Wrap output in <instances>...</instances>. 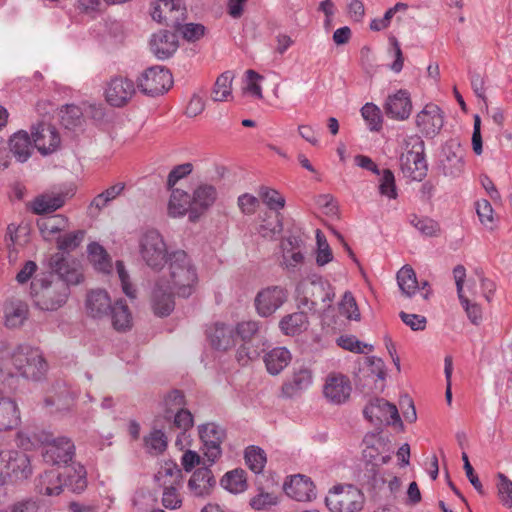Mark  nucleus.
Wrapping results in <instances>:
<instances>
[{
  "label": "nucleus",
  "mask_w": 512,
  "mask_h": 512,
  "mask_svg": "<svg viewBox=\"0 0 512 512\" xmlns=\"http://www.w3.org/2000/svg\"><path fill=\"white\" fill-rule=\"evenodd\" d=\"M90 261L96 270L109 273L112 269L111 259L106 250L99 243L93 242L87 248Z\"/></svg>",
  "instance_id": "44"
},
{
  "label": "nucleus",
  "mask_w": 512,
  "mask_h": 512,
  "mask_svg": "<svg viewBox=\"0 0 512 512\" xmlns=\"http://www.w3.org/2000/svg\"><path fill=\"white\" fill-rule=\"evenodd\" d=\"M172 418H173V426L175 428L179 429L180 431H182L183 433H185L186 431L191 429L194 425L193 415L186 408L177 410V412H175L172 415Z\"/></svg>",
  "instance_id": "61"
},
{
  "label": "nucleus",
  "mask_w": 512,
  "mask_h": 512,
  "mask_svg": "<svg viewBox=\"0 0 512 512\" xmlns=\"http://www.w3.org/2000/svg\"><path fill=\"white\" fill-rule=\"evenodd\" d=\"M188 211L191 212V196L181 189H172L168 202L169 216L173 218L182 217Z\"/></svg>",
  "instance_id": "38"
},
{
  "label": "nucleus",
  "mask_w": 512,
  "mask_h": 512,
  "mask_svg": "<svg viewBox=\"0 0 512 512\" xmlns=\"http://www.w3.org/2000/svg\"><path fill=\"white\" fill-rule=\"evenodd\" d=\"M111 305V299L105 290H92L87 295L86 309L88 314L93 318L107 316Z\"/></svg>",
  "instance_id": "31"
},
{
  "label": "nucleus",
  "mask_w": 512,
  "mask_h": 512,
  "mask_svg": "<svg viewBox=\"0 0 512 512\" xmlns=\"http://www.w3.org/2000/svg\"><path fill=\"white\" fill-rule=\"evenodd\" d=\"M39 441L42 444V456L47 463L67 464L75 454L74 443L69 437H55L51 433L42 432Z\"/></svg>",
  "instance_id": "6"
},
{
  "label": "nucleus",
  "mask_w": 512,
  "mask_h": 512,
  "mask_svg": "<svg viewBox=\"0 0 512 512\" xmlns=\"http://www.w3.org/2000/svg\"><path fill=\"white\" fill-rule=\"evenodd\" d=\"M442 166L445 175L459 176L464 168L463 149L457 143H447L443 148Z\"/></svg>",
  "instance_id": "27"
},
{
  "label": "nucleus",
  "mask_w": 512,
  "mask_h": 512,
  "mask_svg": "<svg viewBox=\"0 0 512 512\" xmlns=\"http://www.w3.org/2000/svg\"><path fill=\"white\" fill-rule=\"evenodd\" d=\"M258 194L263 203L270 210L279 211L285 207V198L279 193V191L273 188L261 186L259 187Z\"/></svg>",
  "instance_id": "49"
},
{
  "label": "nucleus",
  "mask_w": 512,
  "mask_h": 512,
  "mask_svg": "<svg viewBox=\"0 0 512 512\" xmlns=\"http://www.w3.org/2000/svg\"><path fill=\"white\" fill-rule=\"evenodd\" d=\"M139 252L145 264L153 270L163 269L170 252L162 235L154 229L144 232L139 240Z\"/></svg>",
  "instance_id": "5"
},
{
  "label": "nucleus",
  "mask_w": 512,
  "mask_h": 512,
  "mask_svg": "<svg viewBox=\"0 0 512 512\" xmlns=\"http://www.w3.org/2000/svg\"><path fill=\"white\" fill-rule=\"evenodd\" d=\"M287 496L296 501H311L316 497L315 487L310 478L304 475H294L284 484Z\"/></svg>",
  "instance_id": "24"
},
{
  "label": "nucleus",
  "mask_w": 512,
  "mask_h": 512,
  "mask_svg": "<svg viewBox=\"0 0 512 512\" xmlns=\"http://www.w3.org/2000/svg\"><path fill=\"white\" fill-rule=\"evenodd\" d=\"M155 480L163 488L162 505L167 509L181 507L182 499L179 488L182 483V471L175 463H165L157 474Z\"/></svg>",
  "instance_id": "4"
},
{
  "label": "nucleus",
  "mask_w": 512,
  "mask_h": 512,
  "mask_svg": "<svg viewBox=\"0 0 512 512\" xmlns=\"http://www.w3.org/2000/svg\"><path fill=\"white\" fill-rule=\"evenodd\" d=\"M78 391L72 389L65 381H56L49 394L44 399L46 408H51L50 413L66 414L70 412Z\"/></svg>",
  "instance_id": "12"
},
{
  "label": "nucleus",
  "mask_w": 512,
  "mask_h": 512,
  "mask_svg": "<svg viewBox=\"0 0 512 512\" xmlns=\"http://www.w3.org/2000/svg\"><path fill=\"white\" fill-rule=\"evenodd\" d=\"M243 470L227 472L222 479L223 487L231 493H240L246 489V478Z\"/></svg>",
  "instance_id": "51"
},
{
  "label": "nucleus",
  "mask_w": 512,
  "mask_h": 512,
  "mask_svg": "<svg viewBox=\"0 0 512 512\" xmlns=\"http://www.w3.org/2000/svg\"><path fill=\"white\" fill-rule=\"evenodd\" d=\"M311 286L313 289L312 295L315 298L312 300V303H316L317 299H319L325 307H330L335 297L334 288L331 284L318 277L311 281Z\"/></svg>",
  "instance_id": "46"
},
{
  "label": "nucleus",
  "mask_w": 512,
  "mask_h": 512,
  "mask_svg": "<svg viewBox=\"0 0 512 512\" xmlns=\"http://www.w3.org/2000/svg\"><path fill=\"white\" fill-rule=\"evenodd\" d=\"M4 325L13 329L21 327L28 318V305L21 300H10L4 304Z\"/></svg>",
  "instance_id": "28"
},
{
  "label": "nucleus",
  "mask_w": 512,
  "mask_h": 512,
  "mask_svg": "<svg viewBox=\"0 0 512 512\" xmlns=\"http://www.w3.org/2000/svg\"><path fill=\"white\" fill-rule=\"evenodd\" d=\"M210 344L217 350L226 351L236 344L235 329L231 325L215 323L207 330Z\"/></svg>",
  "instance_id": "25"
},
{
  "label": "nucleus",
  "mask_w": 512,
  "mask_h": 512,
  "mask_svg": "<svg viewBox=\"0 0 512 512\" xmlns=\"http://www.w3.org/2000/svg\"><path fill=\"white\" fill-rule=\"evenodd\" d=\"M363 457L368 463H371L373 466L384 465L388 463L391 459V455L389 453L382 454L379 451V448L375 445L367 446L363 450Z\"/></svg>",
  "instance_id": "63"
},
{
  "label": "nucleus",
  "mask_w": 512,
  "mask_h": 512,
  "mask_svg": "<svg viewBox=\"0 0 512 512\" xmlns=\"http://www.w3.org/2000/svg\"><path fill=\"white\" fill-rule=\"evenodd\" d=\"M378 190L379 194L388 199H396L398 197L395 176L390 169H384L380 173Z\"/></svg>",
  "instance_id": "50"
},
{
  "label": "nucleus",
  "mask_w": 512,
  "mask_h": 512,
  "mask_svg": "<svg viewBox=\"0 0 512 512\" xmlns=\"http://www.w3.org/2000/svg\"><path fill=\"white\" fill-rule=\"evenodd\" d=\"M496 488L502 505L512 508V481L505 474L498 473Z\"/></svg>",
  "instance_id": "55"
},
{
  "label": "nucleus",
  "mask_w": 512,
  "mask_h": 512,
  "mask_svg": "<svg viewBox=\"0 0 512 512\" xmlns=\"http://www.w3.org/2000/svg\"><path fill=\"white\" fill-rule=\"evenodd\" d=\"M62 477L65 479L64 487H67L74 493H81L87 487L86 470L81 464H73L65 467Z\"/></svg>",
  "instance_id": "35"
},
{
  "label": "nucleus",
  "mask_w": 512,
  "mask_h": 512,
  "mask_svg": "<svg viewBox=\"0 0 512 512\" xmlns=\"http://www.w3.org/2000/svg\"><path fill=\"white\" fill-rule=\"evenodd\" d=\"M409 222L425 236H434L439 231L438 223L428 217H418L413 214L410 216Z\"/></svg>",
  "instance_id": "57"
},
{
  "label": "nucleus",
  "mask_w": 512,
  "mask_h": 512,
  "mask_svg": "<svg viewBox=\"0 0 512 512\" xmlns=\"http://www.w3.org/2000/svg\"><path fill=\"white\" fill-rule=\"evenodd\" d=\"M397 283L403 295L412 297L419 289L416 273L409 265L403 266L397 272Z\"/></svg>",
  "instance_id": "42"
},
{
  "label": "nucleus",
  "mask_w": 512,
  "mask_h": 512,
  "mask_svg": "<svg viewBox=\"0 0 512 512\" xmlns=\"http://www.w3.org/2000/svg\"><path fill=\"white\" fill-rule=\"evenodd\" d=\"M135 85L125 77H114L109 82L105 94L107 102L115 107L125 105L134 95Z\"/></svg>",
  "instance_id": "21"
},
{
  "label": "nucleus",
  "mask_w": 512,
  "mask_h": 512,
  "mask_svg": "<svg viewBox=\"0 0 512 512\" xmlns=\"http://www.w3.org/2000/svg\"><path fill=\"white\" fill-rule=\"evenodd\" d=\"M233 78V73L226 71L216 79L211 93V97L215 102L228 101L232 97Z\"/></svg>",
  "instance_id": "43"
},
{
  "label": "nucleus",
  "mask_w": 512,
  "mask_h": 512,
  "mask_svg": "<svg viewBox=\"0 0 512 512\" xmlns=\"http://www.w3.org/2000/svg\"><path fill=\"white\" fill-rule=\"evenodd\" d=\"M416 124L425 136L434 137L443 127V113L437 105L427 104L416 115Z\"/></svg>",
  "instance_id": "20"
},
{
  "label": "nucleus",
  "mask_w": 512,
  "mask_h": 512,
  "mask_svg": "<svg viewBox=\"0 0 512 512\" xmlns=\"http://www.w3.org/2000/svg\"><path fill=\"white\" fill-rule=\"evenodd\" d=\"M37 490L47 496L59 495L64 487L62 473L56 469L45 471L38 480Z\"/></svg>",
  "instance_id": "36"
},
{
  "label": "nucleus",
  "mask_w": 512,
  "mask_h": 512,
  "mask_svg": "<svg viewBox=\"0 0 512 512\" xmlns=\"http://www.w3.org/2000/svg\"><path fill=\"white\" fill-rule=\"evenodd\" d=\"M34 147L29 134L24 130L14 133L9 139L10 152L21 163L31 157Z\"/></svg>",
  "instance_id": "32"
},
{
  "label": "nucleus",
  "mask_w": 512,
  "mask_h": 512,
  "mask_svg": "<svg viewBox=\"0 0 512 512\" xmlns=\"http://www.w3.org/2000/svg\"><path fill=\"white\" fill-rule=\"evenodd\" d=\"M50 269L49 273L32 280L30 294L38 309L54 312L67 303L70 287L80 284L84 275L78 260L60 253L51 257Z\"/></svg>",
  "instance_id": "1"
},
{
  "label": "nucleus",
  "mask_w": 512,
  "mask_h": 512,
  "mask_svg": "<svg viewBox=\"0 0 512 512\" xmlns=\"http://www.w3.org/2000/svg\"><path fill=\"white\" fill-rule=\"evenodd\" d=\"M37 226L45 240H52L57 239L60 233L68 228L69 222L65 216L56 214L39 219Z\"/></svg>",
  "instance_id": "33"
},
{
  "label": "nucleus",
  "mask_w": 512,
  "mask_h": 512,
  "mask_svg": "<svg viewBox=\"0 0 512 512\" xmlns=\"http://www.w3.org/2000/svg\"><path fill=\"white\" fill-rule=\"evenodd\" d=\"M165 264L166 271L160 276H166L167 284L179 297L191 296L198 282L197 269L191 257L184 250H174L169 253Z\"/></svg>",
  "instance_id": "2"
},
{
  "label": "nucleus",
  "mask_w": 512,
  "mask_h": 512,
  "mask_svg": "<svg viewBox=\"0 0 512 512\" xmlns=\"http://www.w3.org/2000/svg\"><path fill=\"white\" fill-rule=\"evenodd\" d=\"M173 84L172 75L162 66L146 69L138 78V88L148 96H158L167 92Z\"/></svg>",
  "instance_id": "9"
},
{
  "label": "nucleus",
  "mask_w": 512,
  "mask_h": 512,
  "mask_svg": "<svg viewBox=\"0 0 512 512\" xmlns=\"http://www.w3.org/2000/svg\"><path fill=\"white\" fill-rule=\"evenodd\" d=\"M175 289L167 284L166 276H159L151 291V307L155 315L168 316L175 307Z\"/></svg>",
  "instance_id": "14"
},
{
  "label": "nucleus",
  "mask_w": 512,
  "mask_h": 512,
  "mask_svg": "<svg viewBox=\"0 0 512 512\" xmlns=\"http://www.w3.org/2000/svg\"><path fill=\"white\" fill-rule=\"evenodd\" d=\"M177 29L188 42H195L205 34V27L199 23H187L180 25Z\"/></svg>",
  "instance_id": "62"
},
{
  "label": "nucleus",
  "mask_w": 512,
  "mask_h": 512,
  "mask_svg": "<svg viewBox=\"0 0 512 512\" xmlns=\"http://www.w3.org/2000/svg\"><path fill=\"white\" fill-rule=\"evenodd\" d=\"M476 213L482 225L487 228H492L494 224L493 208L490 202L486 199L478 200L475 203Z\"/></svg>",
  "instance_id": "60"
},
{
  "label": "nucleus",
  "mask_w": 512,
  "mask_h": 512,
  "mask_svg": "<svg viewBox=\"0 0 512 512\" xmlns=\"http://www.w3.org/2000/svg\"><path fill=\"white\" fill-rule=\"evenodd\" d=\"M363 414L371 423L386 422L388 425L403 427L397 407L383 398L371 400Z\"/></svg>",
  "instance_id": "15"
},
{
  "label": "nucleus",
  "mask_w": 512,
  "mask_h": 512,
  "mask_svg": "<svg viewBox=\"0 0 512 512\" xmlns=\"http://www.w3.org/2000/svg\"><path fill=\"white\" fill-rule=\"evenodd\" d=\"M113 327L118 331L131 328L132 316L128 306L123 300H117L109 310Z\"/></svg>",
  "instance_id": "40"
},
{
  "label": "nucleus",
  "mask_w": 512,
  "mask_h": 512,
  "mask_svg": "<svg viewBox=\"0 0 512 512\" xmlns=\"http://www.w3.org/2000/svg\"><path fill=\"white\" fill-rule=\"evenodd\" d=\"M163 406H164V418L171 419L172 415L175 412H177V410L184 408V406H185L184 395L179 390H173V391L169 392L164 397Z\"/></svg>",
  "instance_id": "52"
},
{
  "label": "nucleus",
  "mask_w": 512,
  "mask_h": 512,
  "mask_svg": "<svg viewBox=\"0 0 512 512\" xmlns=\"http://www.w3.org/2000/svg\"><path fill=\"white\" fill-rule=\"evenodd\" d=\"M168 439L166 434L160 429H153L144 437V447L152 455H159L167 448Z\"/></svg>",
  "instance_id": "47"
},
{
  "label": "nucleus",
  "mask_w": 512,
  "mask_h": 512,
  "mask_svg": "<svg viewBox=\"0 0 512 512\" xmlns=\"http://www.w3.org/2000/svg\"><path fill=\"white\" fill-rule=\"evenodd\" d=\"M149 14L158 24L177 28L185 19L186 8L181 0L151 1Z\"/></svg>",
  "instance_id": "10"
},
{
  "label": "nucleus",
  "mask_w": 512,
  "mask_h": 512,
  "mask_svg": "<svg viewBox=\"0 0 512 512\" xmlns=\"http://www.w3.org/2000/svg\"><path fill=\"white\" fill-rule=\"evenodd\" d=\"M15 372L8 371V375H20L26 379L40 381L46 375L48 365L39 349L28 345L17 346L10 358Z\"/></svg>",
  "instance_id": "3"
},
{
  "label": "nucleus",
  "mask_w": 512,
  "mask_h": 512,
  "mask_svg": "<svg viewBox=\"0 0 512 512\" xmlns=\"http://www.w3.org/2000/svg\"><path fill=\"white\" fill-rule=\"evenodd\" d=\"M149 46L151 52L156 58L165 60L177 51L178 37L174 32L160 30L152 34Z\"/></svg>",
  "instance_id": "22"
},
{
  "label": "nucleus",
  "mask_w": 512,
  "mask_h": 512,
  "mask_svg": "<svg viewBox=\"0 0 512 512\" xmlns=\"http://www.w3.org/2000/svg\"><path fill=\"white\" fill-rule=\"evenodd\" d=\"M352 385L347 376L341 373L327 375L323 385V396L333 405H342L349 399Z\"/></svg>",
  "instance_id": "17"
},
{
  "label": "nucleus",
  "mask_w": 512,
  "mask_h": 512,
  "mask_svg": "<svg viewBox=\"0 0 512 512\" xmlns=\"http://www.w3.org/2000/svg\"><path fill=\"white\" fill-rule=\"evenodd\" d=\"M458 298L469 320L475 325L480 324L482 321L481 306L477 303L470 302L464 295H460Z\"/></svg>",
  "instance_id": "64"
},
{
  "label": "nucleus",
  "mask_w": 512,
  "mask_h": 512,
  "mask_svg": "<svg viewBox=\"0 0 512 512\" xmlns=\"http://www.w3.org/2000/svg\"><path fill=\"white\" fill-rule=\"evenodd\" d=\"M84 239V231L77 230L57 237V247L62 251L76 249Z\"/></svg>",
  "instance_id": "58"
},
{
  "label": "nucleus",
  "mask_w": 512,
  "mask_h": 512,
  "mask_svg": "<svg viewBox=\"0 0 512 512\" xmlns=\"http://www.w3.org/2000/svg\"><path fill=\"white\" fill-rule=\"evenodd\" d=\"M296 238H288L283 244V262L284 267L289 271H294L304 261V255L300 250L295 249Z\"/></svg>",
  "instance_id": "45"
},
{
  "label": "nucleus",
  "mask_w": 512,
  "mask_h": 512,
  "mask_svg": "<svg viewBox=\"0 0 512 512\" xmlns=\"http://www.w3.org/2000/svg\"><path fill=\"white\" fill-rule=\"evenodd\" d=\"M32 137L35 148L44 156L55 152L60 145L57 130L48 124L38 123L32 127Z\"/></svg>",
  "instance_id": "19"
},
{
  "label": "nucleus",
  "mask_w": 512,
  "mask_h": 512,
  "mask_svg": "<svg viewBox=\"0 0 512 512\" xmlns=\"http://www.w3.org/2000/svg\"><path fill=\"white\" fill-rule=\"evenodd\" d=\"M317 239V255H316V263L319 266H324L333 260V254L329 247V244L325 238V236L321 233L320 230L316 232Z\"/></svg>",
  "instance_id": "59"
},
{
  "label": "nucleus",
  "mask_w": 512,
  "mask_h": 512,
  "mask_svg": "<svg viewBox=\"0 0 512 512\" xmlns=\"http://www.w3.org/2000/svg\"><path fill=\"white\" fill-rule=\"evenodd\" d=\"M124 182H117L101 193L97 194L88 206V212L92 216L98 215L104 208L108 207L115 199H117L125 190Z\"/></svg>",
  "instance_id": "29"
},
{
  "label": "nucleus",
  "mask_w": 512,
  "mask_h": 512,
  "mask_svg": "<svg viewBox=\"0 0 512 512\" xmlns=\"http://www.w3.org/2000/svg\"><path fill=\"white\" fill-rule=\"evenodd\" d=\"M288 291L279 285L267 286L255 296L254 306L256 312L261 317L273 315L287 301Z\"/></svg>",
  "instance_id": "11"
},
{
  "label": "nucleus",
  "mask_w": 512,
  "mask_h": 512,
  "mask_svg": "<svg viewBox=\"0 0 512 512\" xmlns=\"http://www.w3.org/2000/svg\"><path fill=\"white\" fill-rule=\"evenodd\" d=\"M20 420L17 403L12 398L0 393V432L16 428Z\"/></svg>",
  "instance_id": "30"
},
{
  "label": "nucleus",
  "mask_w": 512,
  "mask_h": 512,
  "mask_svg": "<svg viewBox=\"0 0 512 512\" xmlns=\"http://www.w3.org/2000/svg\"><path fill=\"white\" fill-rule=\"evenodd\" d=\"M386 115L394 120H406L412 111V102L407 90L400 89L389 95L384 104Z\"/></svg>",
  "instance_id": "23"
},
{
  "label": "nucleus",
  "mask_w": 512,
  "mask_h": 512,
  "mask_svg": "<svg viewBox=\"0 0 512 512\" xmlns=\"http://www.w3.org/2000/svg\"><path fill=\"white\" fill-rule=\"evenodd\" d=\"M216 198L217 191L214 186L207 184L198 186L191 198V212L189 218L195 221L200 214L215 202Z\"/></svg>",
  "instance_id": "26"
},
{
  "label": "nucleus",
  "mask_w": 512,
  "mask_h": 512,
  "mask_svg": "<svg viewBox=\"0 0 512 512\" xmlns=\"http://www.w3.org/2000/svg\"><path fill=\"white\" fill-rule=\"evenodd\" d=\"M314 381L313 370L305 364H295L290 376L282 385V394L286 398H293L307 391Z\"/></svg>",
  "instance_id": "16"
},
{
  "label": "nucleus",
  "mask_w": 512,
  "mask_h": 512,
  "mask_svg": "<svg viewBox=\"0 0 512 512\" xmlns=\"http://www.w3.org/2000/svg\"><path fill=\"white\" fill-rule=\"evenodd\" d=\"M216 481L210 469L199 468L194 471L188 481V488L195 496L209 494Z\"/></svg>",
  "instance_id": "34"
},
{
  "label": "nucleus",
  "mask_w": 512,
  "mask_h": 512,
  "mask_svg": "<svg viewBox=\"0 0 512 512\" xmlns=\"http://www.w3.org/2000/svg\"><path fill=\"white\" fill-rule=\"evenodd\" d=\"M245 461L255 474H259L265 467L267 461L266 454L260 447L252 445L245 450Z\"/></svg>",
  "instance_id": "48"
},
{
  "label": "nucleus",
  "mask_w": 512,
  "mask_h": 512,
  "mask_svg": "<svg viewBox=\"0 0 512 512\" xmlns=\"http://www.w3.org/2000/svg\"><path fill=\"white\" fill-rule=\"evenodd\" d=\"M361 115L371 131H379L382 128V114L378 106L366 103L361 108Z\"/></svg>",
  "instance_id": "53"
},
{
  "label": "nucleus",
  "mask_w": 512,
  "mask_h": 512,
  "mask_svg": "<svg viewBox=\"0 0 512 512\" xmlns=\"http://www.w3.org/2000/svg\"><path fill=\"white\" fill-rule=\"evenodd\" d=\"M279 327L285 335H296L306 330L308 327V316L304 312H295L284 316Z\"/></svg>",
  "instance_id": "39"
},
{
  "label": "nucleus",
  "mask_w": 512,
  "mask_h": 512,
  "mask_svg": "<svg viewBox=\"0 0 512 512\" xmlns=\"http://www.w3.org/2000/svg\"><path fill=\"white\" fill-rule=\"evenodd\" d=\"M198 433L203 444L204 455L208 461L214 463L222 453L226 432L223 427L216 423H205L198 426Z\"/></svg>",
  "instance_id": "13"
},
{
  "label": "nucleus",
  "mask_w": 512,
  "mask_h": 512,
  "mask_svg": "<svg viewBox=\"0 0 512 512\" xmlns=\"http://www.w3.org/2000/svg\"><path fill=\"white\" fill-rule=\"evenodd\" d=\"M402 172L412 180L421 181L427 174V163L424 156V143L419 140L413 150L401 156Z\"/></svg>",
  "instance_id": "18"
},
{
  "label": "nucleus",
  "mask_w": 512,
  "mask_h": 512,
  "mask_svg": "<svg viewBox=\"0 0 512 512\" xmlns=\"http://www.w3.org/2000/svg\"><path fill=\"white\" fill-rule=\"evenodd\" d=\"M61 123L67 129H73L81 123L82 110L74 104L65 105L61 111Z\"/></svg>",
  "instance_id": "56"
},
{
  "label": "nucleus",
  "mask_w": 512,
  "mask_h": 512,
  "mask_svg": "<svg viewBox=\"0 0 512 512\" xmlns=\"http://www.w3.org/2000/svg\"><path fill=\"white\" fill-rule=\"evenodd\" d=\"M339 312L348 320H360V311L351 292L346 291L339 303Z\"/></svg>",
  "instance_id": "54"
},
{
  "label": "nucleus",
  "mask_w": 512,
  "mask_h": 512,
  "mask_svg": "<svg viewBox=\"0 0 512 512\" xmlns=\"http://www.w3.org/2000/svg\"><path fill=\"white\" fill-rule=\"evenodd\" d=\"M65 203L63 194H43L35 198L32 203V210L36 214L53 212L61 208Z\"/></svg>",
  "instance_id": "41"
},
{
  "label": "nucleus",
  "mask_w": 512,
  "mask_h": 512,
  "mask_svg": "<svg viewBox=\"0 0 512 512\" xmlns=\"http://www.w3.org/2000/svg\"><path fill=\"white\" fill-rule=\"evenodd\" d=\"M291 361V353L285 347H276L264 356L267 371L271 375H278Z\"/></svg>",
  "instance_id": "37"
},
{
  "label": "nucleus",
  "mask_w": 512,
  "mask_h": 512,
  "mask_svg": "<svg viewBox=\"0 0 512 512\" xmlns=\"http://www.w3.org/2000/svg\"><path fill=\"white\" fill-rule=\"evenodd\" d=\"M32 473L28 456L18 450H0V481L23 480Z\"/></svg>",
  "instance_id": "8"
},
{
  "label": "nucleus",
  "mask_w": 512,
  "mask_h": 512,
  "mask_svg": "<svg viewBox=\"0 0 512 512\" xmlns=\"http://www.w3.org/2000/svg\"><path fill=\"white\" fill-rule=\"evenodd\" d=\"M325 502L332 512H357L362 508L363 495L353 485H338L329 491Z\"/></svg>",
  "instance_id": "7"
}]
</instances>
